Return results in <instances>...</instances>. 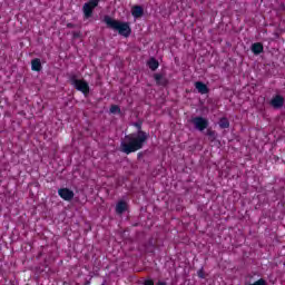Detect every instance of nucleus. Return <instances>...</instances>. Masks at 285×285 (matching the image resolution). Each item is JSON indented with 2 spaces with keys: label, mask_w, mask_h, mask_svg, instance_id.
Wrapping results in <instances>:
<instances>
[{
  "label": "nucleus",
  "mask_w": 285,
  "mask_h": 285,
  "mask_svg": "<svg viewBox=\"0 0 285 285\" xmlns=\"http://www.w3.org/2000/svg\"><path fill=\"white\" fill-rule=\"evenodd\" d=\"M140 157H141V153L138 154V159H140Z\"/></svg>",
  "instance_id": "obj_22"
},
{
  "label": "nucleus",
  "mask_w": 285,
  "mask_h": 285,
  "mask_svg": "<svg viewBox=\"0 0 285 285\" xmlns=\"http://www.w3.org/2000/svg\"><path fill=\"white\" fill-rule=\"evenodd\" d=\"M144 285H155V282H153V279H147Z\"/></svg>",
  "instance_id": "obj_19"
},
{
  "label": "nucleus",
  "mask_w": 285,
  "mask_h": 285,
  "mask_svg": "<svg viewBox=\"0 0 285 285\" xmlns=\"http://www.w3.org/2000/svg\"><path fill=\"white\" fill-rule=\"evenodd\" d=\"M148 67L150 68V70H157V68H159V61H157V59L151 58L148 61Z\"/></svg>",
  "instance_id": "obj_14"
},
{
  "label": "nucleus",
  "mask_w": 285,
  "mask_h": 285,
  "mask_svg": "<svg viewBox=\"0 0 285 285\" xmlns=\"http://www.w3.org/2000/svg\"><path fill=\"white\" fill-rule=\"evenodd\" d=\"M195 88L196 90H198V92L200 95H208V86H206V83L202 82V81H196L195 82Z\"/></svg>",
  "instance_id": "obj_9"
},
{
  "label": "nucleus",
  "mask_w": 285,
  "mask_h": 285,
  "mask_svg": "<svg viewBox=\"0 0 285 285\" xmlns=\"http://www.w3.org/2000/svg\"><path fill=\"white\" fill-rule=\"evenodd\" d=\"M58 195L61 197V199H65V202H72L75 198V191L70 190L69 188H60L58 190Z\"/></svg>",
  "instance_id": "obj_6"
},
{
  "label": "nucleus",
  "mask_w": 285,
  "mask_h": 285,
  "mask_svg": "<svg viewBox=\"0 0 285 285\" xmlns=\"http://www.w3.org/2000/svg\"><path fill=\"white\" fill-rule=\"evenodd\" d=\"M252 52L254 55H262L264 52V45L262 42H255L252 45Z\"/></svg>",
  "instance_id": "obj_12"
},
{
  "label": "nucleus",
  "mask_w": 285,
  "mask_h": 285,
  "mask_svg": "<svg viewBox=\"0 0 285 285\" xmlns=\"http://www.w3.org/2000/svg\"><path fill=\"white\" fill-rule=\"evenodd\" d=\"M104 23H106L107 28L110 30H116L121 37H130L132 32L128 22L115 20L110 16L104 17Z\"/></svg>",
  "instance_id": "obj_2"
},
{
  "label": "nucleus",
  "mask_w": 285,
  "mask_h": 285,
  "mask_svg": "<svg viewBox=\"0 0 285 285\" xmlns=\"http://www.w3.org/2000/svg\"><path fill=\"white\" fill-rule=\"evenodd\" d=\"M154 79L157 86H168V78L163 73H155Z\"/></svg>",
  "instance_id": "obj_8"
},
{
  "label": "nucleus",
  "mask_w": 285,
  "mask_h": 285,
  "mask_svg": "<svg viewBox=\"0 0 285 285\" xmlns=\"http://www.w3.org/2000/svg\"><path fill=\"white\" fill-rule=\"evenodd\" d=\"M191 124L194 125L196 130H199L200 132L208 128V119L200 116L193 118Z\"/></svg>",
  "instance_id": "obj_5"
},
{
  "label": "nucleus",
  "mask_w": 285,
  "mask_h": 285,
  "mask_svg": "<svg viewBox=\"0 0 285 285\" xmlns=\"http://www.w3.org/2000/svg\"><path fill=\"white\" fill-rule=\"evenodd\" d=\"M271 106L274 107L276 110H279V108L284 107V97L276 95L272 100H271Z\"/></svg>",
  "instance_id": "obj_7"
},
{
  "label": "nucleus",
  "mask_w": 285,
  "mask_h": 285,
  "mask_svg": "<svg viewBox=\"0 0 285 285\" xmlns=\"http://www.w3.org/2000/svg\"><path fill=\"white\" fill-rule=\"evenodd\" d=\"M220 128H230V122L228 121V118H222L219 120Z\"/></svg>",
  "instance_id": "obj_16"
},
{
  "label": "nucleus",
  "mask_w": 285,
  "mask_h": 285,
  "mask_svg": "<svg viewBox=\"0 0 285 285\" xmlns=\"http://www.w3.org/2000/svg\"><path fill=\"white\" fill-rule=\"evenodd\" d=\"M197 275L200 279H205L206 278V275L204 274V268H200L198 272H197Z\"/></svg>",
  "instance_id": "obj_18"
},
{
  "label": "nucleus",
  "mask_w": 285,
  "mask_h": 285,
  "mask_svg": "<svg viewBox=\"0 0 285 285\" xmlns=\"http://www.w3.org/2000/svg\"><path fill=\"white\" fill-rule=\"evenodd\" d=\"M131 14L135 19H140V17H144V7L141 6L132 7Z\"/></svg>",
  "instance_id": "obj_10"
},
{
  "label": "nucleus",
  "mask_w": 285,
  "mask_h": 285,
  "mask_svg": "<svg viewBox=\"0 0 285 285\" xmlns=\"http://www.w3.org/2000/svg\"><path fill=\"white\" fill-rule=\"evenodd\" d=\"M110 112H112L114 115H115L116 112H121V108H119V106H117V105H112V106L110 107Z\"/></svg>",
  "instance_id": "obj_17"
},
{
  "label": "nucleus",
  "mask_w": 285,
  "mask_h": 285,
  "mask_svg": "<svg viewBox=\"0 0 285 285\" xmlns=\"http://www.w3.org/2000/svg\"><path fill=\"white\" fill-rule=\"evenodd\" d=\"M73 37H79V33H77V32H73Z\"/></svg>",
  "instance_id": "obj_21"
},
{
  "label": "nucleus",
  "mask_w": 285,
  "mask_h": 285,
  "mask_svg": "<svg viewBox=\"0 0 285 285\" xmlns=\"http://www.w3.org/2000/svg\"><path fill=\"white\" fill-rule=\"evenodd\" d=\"M99 6V0H90L85 3L82 7V12L85 14V19H90L92 17V11Z\"/></svg>",
  "instance_id": "obj_4"
},
{
  "label": "nucleus",
  "mask_w": 285,
  "mask_h": 285,
  "mask_svg": "<svg viewBox=\"0 0 285 285\" xmlns=\"http://www.w3.org/2000/svg\"><path fill=\"white\" fill-rule=\"evenodd\" d=\"M70 83L76 88V90H79V92H82L83 95H88L90 92V86L86 80H79L75 75L70 77Z\"/></svg>",
  "instance_id": "obj_3"
},
{
  "label": "nucleus",
  "mask_w": 285,
  "mask_h": 285,
  "mask_svg": "<svg viewBox=\"0 0 285 285\" xmlns=\"http://www.w3.org/2000/svg\"><path fill=\"white\" fill-rule=\"evenodd\" d=\"M127 208H128V204H126V202H124V200L118 202L116 205L117 215H124V213H126Z\"/></svg>",
  "instance_id": "obj_11"
},
{
  "label": "nucleus",
  "mask_w": 285,
  "mask_h": 285,
  "mask_svg": "<svg viewBox=\"0 0 285 285\" xmlns=\"http://www.w3.org/2000/svg\"><path fill=\"white\" fill-rule=\"evenodd\" d=\"M41 60L39 58H36L31 60V69L36 72H41Z\"/></svg>",
  "instance_id": "obj_13"
},
{
  "label": "nucleus",
  "mask_w": 285,
  "mask_h": 285,
  "mask_svg": "<svg viewBox=\"0 0 285 285\" xmlns=\"http://www.w3.org/2000/svg\"><path fill=\"white\" fill-rule=\"evenodd\" d=\"M209 141H215L217 139V131L215 130H210V129H207V132H206Z\"/></svg>",
  "instance_id": "obj_15"
},
{
  "label": "nucleus",
  "mask_w": 285,
  "mask_h": 285,
  "mask_svg": "<svg viewBox=\"0 0 285 285\" xmlns=\"http://www.w3.org/2000/svg\"><path fill=\"white\" fill-rule=\"evenodd\" d=\"M67 28H76V26L73 23H67Z\"/></svg>",
  "instance_id": "obj_20"
},
{
  "label": "nucleus",
  "mask_w": 285,
  "mask_h": 285,
  "mask_svg": "<svg viewBox=\"0 0 285 285\" xmlns=\"http://www.w3.org/2000/svg\"><path fill=\"white\" fill-rule=\"evenodd\" d=\"M135 128H137V134L126 135L124 140L120 142V150L125 155H130L131 153H137L144 148V144L148 141V135L146 131L141 130V122H134Z\"/></svg>",
  "instance_id": "obj_1"
}]
</instances>
